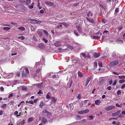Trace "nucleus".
<instances>
[{"label": "nucleus", "instance_id": "58836bf2", "mask_svg": "<svg viewBox=\"0 0 125 125\" xmlns=\"http://www.w3.org/2000/svg\"><path fill=\"white\" fill-rule=\"evenodd\" d=\"M119 8H116L115 10V14L116 13H117L119 12Z\"/></svg>", "mask_w": 125, "mask_h": 125}, {"label": "nucleus", "instance_id": "79ce46f5", "mask_svg": "<svg viewBox=\"0 0 125 125\" xmlns=\"http://www.w3.org/2000/svg\"><path fill=\"white\" fill-rule=\"evenodd\" d=\"M81 54H82V56L84 58H85L86 57V55L85 53H80Z\"/></svg>", "mask_w": 125, "mask_h": 125}, {"label": "nucleus", "instance_id": "4d7b16f0", "mask_svg": "<svg viewBox=\"0 0 125 125\" xmlns=\"http://www.w3.org/2000/svg\"><path fill=\"white\" fill-rule=\"evenodd\" d=\"M31 20L32 19H29L27 20V21H28V23H31Z\"/></svg>", "mask_w": 125, "mask_h": 125}, {"label": "nucleus", "instance_id": "4468645a", "mask_svg": "<svg viewBox=\"0 0 125 125\" xmlns=\"http://www.w3.org/2000/svg\"><path fill=\"white\" fill-rule=\"evenodd\" d=\"M90 80L91 78L90 77H89L87 79L86 82V86L88 85L90 81Z\"/></svg>", "mask_w": 125, "mask_h": 125}, {"label": "nucleus", "instance_id": "f704fd0d", "mask_svg": "<svg viewBox=\"0 0 125 125\" xmlns=\"http://www.w3.org/2000/svg\"><path fill=\"white\" fill-rule=\"evenodd\" d=\"M7 105L6 104H4L1 106V108H4L5 107H6Z\"/></svg>", "mask_w": 125, "mask_h": 125}, {"label": "nucleus", "instance_id": "5701e85b", "mask_svg": "<svg viewBox=\"0 0 125 125\" xmlns=\"http://www.w3.org/2000/svg\"><path fill=\"white\" fill-rule=\"evenodd\" d=\"M18 29L19 30H20L22 31H24L25 30V28L23 27H21L19 28H18Z\"/></svg>", "mask_w": 125, "mask_h": 125}, {"label": "nucleus", "instance_id": "4be33fe9", "mask_svg": "<svg viewBox=\"0 0 125 125\" xmlns=\"http://www.w3.org/2000/svg\"><path fill=\"white\" fill-rule=\"evenodd\" d=\"M104 81L103 79H100V83L101 84H103V82H104Z\"/></svg>", "mask_w": 125, "mask_h": 125}, {"label": "nucleus", "instance_id": "c85d7f7f", "mask_svg": "<svg viewBox=\"0 0 125 125\" xmlns=\"http://www.w3.org/2000/svg\"><path fill=\"white\" fill-rule=\"evenodd\" d=\"M119 78L120 79H123L125 78V76L124 75L118 76Z\"/></svg>", "mask_w": 125, "mask_h": 125}, {"label": "nucleus", "instance_id": "ddd939ff", "mask_svg": "<svg viewBox=\"0 0 125 125\" xmlns=\"http://www.w3.org/2000/svg\"><path fill=\"white\" fill-rule=\"evenodd\" d=\"M38 47L39 48L42 49L44 47V44L42 43L40 44H39Z\"/></svg>", "mask_w": 125, "mask_h": 125}, {"label": "nucleus", "instance_id": "37998d69", "mask_svg": "<svg viewBox=\"0 0 125 125\" xmlns=\"http://www.w3.org/2000/svg\"><path fill=\"white\" fill-rule=\"evenodd\" d=\"M108 31H105L104 32L103 34L104 35H106V34H107L108 33Z\"/></svg>", "mask_w": 125, "mask_h": 125}, {"label": "nucleus", "instance_id": "e2e57ef3", "mask_svg": "<svg viewBox=\"0 0 125 125\" xmlns=\"http://www.w3.org/2000/svg\"><path fill=\"white\" fill-rule=\"evenodd\" d=\"M113 81L112 80H111L109 81V83L110 84H111L112 83Z\"/></svg>", "mask_w": 125, "mask_h": 125}, {"label": "nucleus", "instance_id": "e433bc0d", "mask_svg": "<svg viewBox=\"0 0 125 125\" xmlns=\"http://www.w3.org/2000/svg\"><path fill=\"white\" fill-rule=\"evenodd\" d=\"M10 29V28L8 27H4L3 28V29L5 30H8Z\"/></svg>", "mask_w": 125, "mask_h": 125}, {"label": "nucleus", "instance_id": "338daca9", "mask_svg": "<svg viewBox=\"0 0 125 125\" xmlns=\"http://www.w3.org/2000/svg\"><path fill=\"white\" fill-rule=\"evenodd\" d=\"M84 111L85 113H87L89 111V110L88 109H86Z\"/></svg>", "mask_w": 125, "mask_h": 125}, {"label": "nucleus", "instance_id": "1a4fd4ad", "mask_svg": "<svg viewBox=\"0 0 125 125\" xmlns=\"http://www.w3.org/2000/svg\"><path fill=\"white\" fill-rule=\"evenodd\" d=\"M100 53H95L94 54V56L95 58H97L100 56Z\"/></svg>", "mask_w": 125, "mask_h": 125}, {"label": "nucleus", "instance_id": "f257e3e1", "mask_svg": "<svg viewBox=\"0 0 125 125\" xmlns=\"http://www.w3.org/2000/svg\"><path fill=\"white\" fill-rule=\"evenodd\" d=\"M115 107V106L113 105H111L109 106L104 108V109L107 111L111 110L112 109L114 108Z\"/></svg>", "mask_w": 125, "mask_h": 125}, {"label": "nucleus", "instance_id": "7c9ffc66", "mask_svg": "<svg viewBox=\"0 0 125 125\" xmlns=\"http://www.w3.org/2000/svg\"><path fill=\"white\" fill-rule=\"evenodd\" d=\"M26 73L27 74H28L29 73V71L28 69L27 68H26L25 69Z\"/></svg>", "mask_w": 125, "mask_h": 125}, {"label": "nucleus", "instance_id": "f3484780", "mask_svg": "<svg viewBox=\"0 0 125 125\" xmlns=\"http://www.w3.org/2000/svg\"><path fill=\"white\" fill-rule=\"evenodd\" d=\"M116 42L118 43H122L123 42V41L117 39L116 40Z\"/></svg>", "mask_w": 125, "mask_h": 125}, {"label": "nucleus", "instance_id": "b1692460", "mask_svg": "<svg viewBox=\"0 0 125 125\" xmlns=\"http://www.w3.org/2000/svg\"><path fill=\"white\" fill-rule=\"evenodd\" d=\"M13 73H9L8 76V77L9 78H10L13 76Z\"/></svg>", "mask_w": 125, "mask_h": 125}, {"label": "nucleus", "instance_id": "49530a36", "mask_svg": "<svg viewBox=\"0 0 125 125\" xmlns=\"http://www.w3.org/2000/svg\"><path fill=\"white\" fill-rule=\"evenodd\" d=\"M25 0H20V2L23 3H25Z\"/></svg>", "mask_w": 125, "mask_h": 125}, {"label": "nucleus", "instance_id": "9d476101", "mask_svg": "<svg viewBox=\"0 0 125 125\" xmlns=\"http://www.w3.org/2000/svg\"><path fill=\"white\" fill-rule=\"evenodd\" d=\"M47 120L46 118L44 117H43L42 118V122L44 124H45L47 122Z\"/></svg>", "mask_w": 125, "mask_h": 125}, {"label": "nucleus", "instance_id": "f8f14e48", "mask_svg": "<svg viewBox=\"0 0 125 125\" xmlns=\"http://www.w3.org/2000/svg\"><path fill=\"white\" fill-rule=\"evenodd\" d=\"M100 100H97L95 101V104L96 105H98L101 102L100 101H99Z\"/></svg>", "mask_w": 125, "mask_h": 125}, {"label": "nucleus", "instance_id": "a18cd8bd", "mask_svg": "<svg viewBox=\"0 0 125 125\" xmlns=\"http://www.w3.org/2000/svg\"><path fill=\"white\" fill-rule=\"evenodd\" d=\"M33 119V118L32 117H30L28 121L29 122H31L32 121Z\"/></svg>", "mask_w": 125, "mask_h": 125}, {"label": "nucleus", "instance_id": "6e6552de", "mask_svg": "<svg viewBox=\"0 0 125 125\" xmlns=\"http://www.w3.org/2000/svg\"><path fill=\"white\" fill-rule=\"evenodd\" d=\"M45 3L46 4L50 6H52L53 5V3L51 2L45 1Z\"/></svg>", "mask_w": 125, "mask_h": 125}, {"label": "nucleus", "instance_id": "423d86ee", "mask_svg": "<svg viewBox=\"0 0 125 125\" xmlns=\"http://www.w3.org/2000/svg\"><path fill=\"white\" fill-rule=\"evenodd\" d=\"M86 19L88 21H90L92 23H94V19L93 18L87 17L86 18Z\"/></svg>", "mask_w": 125, "mask_h": 125}, {"label": "nucleus", "instance_id": "de8ad7c7", "mask_svg": "<svg viewBox=\"0 0 125 125\" xmlns=\"http://www.w3.org/2000/svg\"><path fill=\"white\" fill-rule=\"evenodd\" d=\"M41 92H42V91L41 90H39V91L38 92H37V93L38 94H43V93H42Z\"/></svg>", "mask_w": 125, "mask_h": 125}, {"label": "nucleus", "instance_id": "603ef678", "mask_svg": "<svg viewBox=\"0 0 125 125\" xmlns=\"http://www.w3.org/2000/svg\"><path fill=\"white\" fill-rule=\"evenodd\" d=\"M116 80H115V81L112 84V85L113 86H115L116 84Z\"/></svg>", "mask_w": 125, "mask_h": 125}, {"label": "nucleus", "instance_id": "774afa93", "mask_svg": "<svg viewBox=\"0 0 125 125\" xmlns=\"http://www.w3.org/2000/svg\"><path fill=\"white\" fill-rule=\"evenodd\" d=\"M98 35H97L99 36L100 37L102 35V34L101 33H98Z\"/></svg>", "mask_w": 125, "mask_h": 125}, {"label": "nucleus", "instance_id": "a19ab883", "mask_svg": "<svg viewBox=\"0 0 125 125\" xmlns=\"http://www.w3.org/2000/svg\"><path fill=\"white\" fill-rule=\"evenodd\" d=\"M33 40L35 41H38V40L34 36H33Z\"/></svg>", "mask_w": 125, "mask_h": 125}, {"label": "nucleus", "instance_id": "5fc2aeb1", "mask_svg": "<svg viewBox=\"0 0 125 125\" xmlns=\"http://www.w3.org/2000/svg\"><path fill=\"white\" fill-rule=\"evenodd\" d=\"M79 2H76L73 4V5L74 6H76L79 4Z\"/></svg>", "mask_w": 125, "mask_h": 125}, {"label": "nucleus", "instance_id": "0e129e2a", "mask_svg": "<svg viewBox=\"0 0 125 125\" xmlns=\"http://www.w3.org/2000/svg\"><path fill=\"white\" fill-rule=\"evenodd\" d=\"M116 106L117 107H121V106H120L118 104H116Z\"/></svg>", "mask_w": 125, "mask_h": 125}, {"label": "nucleus", "instance_id": "8fccbe9b", "mask_svg": "<svg viewBox=\"0 0 125 125\" xmlns=\"http://www.w3.org/2000/svg\"><path fill=\"white\" fill-rule=\"evenodd\" d=\"M28 103L31 104H33V102L31 100L29 101Z\"/></svg>", "mask_w": 125, "mask_h": 125}, {"label": "nucleus", "instance_id": "052dcab7", "mask_svg": "<svg viewBox=\"0 0 125 125\" xmlns=\"http://www.w3.org/2000/svg\"><path fill=\"white\" fill-rule=\"evenodd\" d=\"M29 8L30 9H32L33 8V6L32 5H31V6H29Z\"/></svg>", "mask_w": 125, "mask_h": 125}, {"label": "nucleus", "instance_id": "473e14b6", "mask_svg": "<svg viewBox=\"0 0 125 125\" xmlns=\"http://www.w3.org/2000/svg\"><path fill=\"white\" fill-rule=\"evenodd\" d=\"M44 112L46 114H47V115H50V113L49 112H48L46 110H44Z\"/></svg>", "mask_w": 125, "mask_h": 125}, {"label": "nucleus", "instance_id": "aec40b11", "mask_svg": "<svg viewBox=\"0 0 125 125\" xmlns=\"http://www.w3.org/2000/svg\"><path fill=\"white\" fill-rule=\"evenodd\" d=\"M37 86L40 88H42L43 87V83H38L37 84Z\"/></svg>", "mask_w": 125, "mask_h": 125}, {"label": "nucleus", "instance_id": "2eb2a0df", "mask_svg": "<svg viewBox=\"0 0 125 125\" xmlns=\"http://www.w3.org/2000/svg\"><path fill=\"white\" fill-rule=\"evenodd\" d=\"M113 57H119L117 55V54H116V53L115 52H113Z\"/></svg>", "mask_w": 125, "mask_h": 125}, {"label": "nucleus", "instance_id": "39448f33", "mask_svg": "<svg viewBox=\"0 0 125 125\" xmlns=\"http://www.w3.org/2000/svg\"><path fill=\"white\" fill-rule=\"evenodd\" d=\"M118 63V61H115L111 62V65L113 66H115L117 65Z\"/></svg>", "mask_w": 125, "mask_h": 125}, {"label": "nucleus", "instance_id": "680f3d73", "mask_svg": "<svg viewBox=\"0 0 125 125\" xmlns=\"http://www.w3.org/2000/svg\"><path fill=\"white\" fill-rule=\"evenodd\" d=\"M0 90L1 91H2L4 90V88L3 87H1L0 88Z\"/></svg>", "mask_w": 125, "mask_h": 125}, {"label": "nucleus", "instance_id": "09e8293b", "mask_svg": "<svg viewBox=\"0 0 125 125\" xmlns=\"http://www.w3.org/2000/svg\"><path fill=\"white\" fill-rule=\"evenodd\" d=\"M13 96V94L11 93L9 94V96L8 97L9 98H10V97H12Z\"/></svg>", "mask_w": 125, "mask_h": 125}, {"label": "nucleus", "instance_id": "c9c22d12", "mask_svg": "<svg viewBox=\"0 0 125 125\" xmlns=\"http://www.w3.org/2000/svg\"><path fill=\"white\" fill-rule=\"evenodd\" d=\"M77 30L79 32H81L82 29L80 27H78L77 28Z\"/></svg>", "mask_w": 125, "mask_h": 125}, {"label": "nucleus", "instance_id": "2f4dec72", "mask_svg": "<svg viewBox=\"0 0 125 125\" xmlns=\"http://www.w3.org/2000/svg\"><path fill=\"white\" fill-rule=\"evenodd\" d=\"M98 65L100 67H102L103 66V63L102 62H99L98 63Z\"/></svg>", "mask_w": 125, "mask_h": 125}, {"label": "nucleus", "instance_id": "0eeeda50", "mask_svg": "<svg viewBox=\"0 0 125 125\" xmlns=\"http://www.w3.org/2000/svg\"><path fill=\"white\" fill-rule=\"evenodd\" d=\"M41 22L40 21H39L37 20H32L31 22V23H39Z\"/></svg>", "mask_w": 125, "mask_h": 125}, {"label": "nucleus", "instance_id": "412c9836", "mask_svg": "<svg viewBox=\"0 0 125 125\" xmlns=\"http://www.w3.org/2000/svg\"><path fill=\"white\" fill-rule=\"evenodd\" d=\"M25 1V3L27 5L30 4L31 2V0H26Z\"/></svg>", "mask_w": 125, "mask_h": 125}, {"label": "nucleus", "instance_id": "cd10ccee", "mask_svg": "<svg viewBox=\"0 0 125 125\" xmlns=\"http://www.w3.org/2000/svg\"><path fill=\"white\" fill-rule=\"evenodd\" d=\"M43 32H44V33L45 34V35L47 36H48L49 35L48 34V33L47 32V31L45 30H44L43 31ZM50 35V34H49V35Z\"/></svg>", "mask_w": 125, "mask_h": 125}, {"label": "nucleus", "instance_id": "72a5a7b5", "mask_svg": "<svg viewBox=\"0 0 125 125\" xmlns=\"http://www.w3.org/2000/svg\"><path fill=\"white\" fill-rule=\"evenodd\" d=\"M74 33L77 36H79L80 35L78 34V33L77 32L75 31H74Z\"/></svg>", "mask_w": 125, "mask_h": 125}, {"label": "nucleus", "instance_id": "c756f323", "mask_svg": "<svg viewBox=\"0 0 125 125\" xmlns=\"http://www.w3.org/2000/svg\"><path fill=\"white\" fill-rule=\"evenodd\" d=\"M78 113L79 114H83L85 113L84 110H83L81 111L78 112Z\"/></svg>", "mask_w": 125, "mask_h": 125}, {"label": "nucleus", "instance_id": "f03ea898", "mask_svg": "<svg viewBox=\"0 0 125 125\" xmlns=\"http://www.w3.org/2000/svg\"><path fill=\"white\" fill-rule=\"evenodd\" d=\"M37 33L39 34V36L40 37H42L43 35V33L42 31V30L41 29H39L37 31Z\"/></svg>", "mask_w": 125, "mask_h": 125}, {"label": "nucleus", "instance_id": "6ab92c4d", "mask_svg": "<svg viewBox=\"0 0 125 125\" xmlns=\"http://www.w3.org/2000/svg\"><path fill=\"white\" fill-rule=\"evenodd\" d=\"M78 76L80 77H82L83 76V74H82V73L79 71L78 72Z\"/></svg>", "mask_w": 125, "mask_h": 125}, {"label": "nucleus", "instance_id": "13d9d810", "mask_svg": "<svg viewBox=\"0 0 125 125\" xmlns=\"http://www.w3.org/2000/svg\"><path fill=\"white\" fill-rule=\"evenodd\" d=\"M107 89L109 90H110L111 89V86H109L107 87Z\"/></svg>", "mask_w": 125, "mask_h": 125}, {"label": "nucleus", "instance_id": "c03bdc74", "mask_svg": "<svg viewBox=\"0 0 125 125\" xmlns=\"http://www.w3.org/2000/svg\"><path fill=\"white\" fill-rule=\"evenodd\" d=\"M42 40L45 43H46L48 42V41L45 38H43L42 39Z\"/></svg>", "mask_w": 125, "mask_h": 125}, {"label": "nucleus", "instance_id": "7ed1b4c3", "mask_svg": "<svg viewBox=\"0 0 125 125\" xmlns=\"http://www.w3.org/2000/svg\"><path fill=\"white\" fill-rule=\"evenodd\" d=\"M120 112V110H118L116 112L112 113V115L113 116H116L119 114Z\"/></svg>", "mask_w": 125, "mask_h": 125}, {"label": "nucleus", "instance_id": "864d4df0", "mask_svg": "<svg viewBox=\"0 0 125 125\" xmlns=\"http://www.w3.org/2000/svg\"><path fill=\"white\" fill-rule=\"evenodd\" d=\"M124 81H125L123 79V80H120L119 81V82L120 83H123L124 82Z\"/></svg>", "mask_w": 125, "mask_h": 125}, {"label": "nucleus", "instance_id": "bf43d9fd", "mask_svg": "<svg viewBox=\"0 0 125 125\" xmlns=\"http://www.w3.org/2000/svg\"><path fill=\"white\" fill-rule=\"evenodd\" d=\"M125 87V84H123L121 87L122 89H123Z\"/></svg>", "mask_w": 125, "mask_h": 125}, {"label": "nucleus", "instance_id": "9b49d317", "mask_svg": "<svg viewBox=\"0 0 125 125\" xmlns=\"http://www.w3.org/2000/svg\"><path fill=\"white\" fill-rule=\"evenodd\" d=\"M51 99H52V101L54 103L57 101V99L54 97H52L51 98Z\"/></svg>", "mask_w": 125, "mask_h": 125}, {"label": "nucleus", "instance_id": "a211bd4d", "mask_svg": "<svg viewBox=\"0 0 125 125\" xmlns=\"http://www.w3.org/2000/svg\"><path fill=\"white\" fill-rule=\"evenodd\" d=\"M93 38L94 39H97L100 38V37L98 35H94L93 36Z\"/></svg>", "mask_w": 125, "mask_h": 125}, {"label": "nucleus", "instance_id": "bb28decb", "mask_svg": "<svg viewBox=\"0 0 125 125\" xmlns=\"http://www.w3.org/2000/svg\"><path fill=\"white\" fill-rule=\"evenodd\" d=\"M21 74L23 76H27V74L24 72H22L21 73Z\"/></svg>", "mask_w": 125, "mask_h": 125}, {"label": "nucleus", "instance_id": "393cba45", "mask_svg": "<svg viewBox=\"0 0 125 125\" xmlns=\"http://www.w3.org/2000/svg\"><path fill=\"white\" fill-rule=\"evenodd\" d=\"M97 63L96 62H94V69H95L97 66Z\"/></svg>", "mask_w": 125, "mask_h": 125}, {"label": "nucleus", "instance_id": "69168bd1", "mask_svg": "<svg viewBox=\"0 0 125 125\" xmlns=\"http://www.w3.org/2000/svg\"><path fill=\"white\" fill-rule=\"evenodd\" d=\"M20 75V73H17L16 74V75L18 76H19Z\"/></svg>", "mask_w": 125, "mask_h": 125}, {"label": "nucleus", "instance_id": "3c124183", "mask_svg": "<svg viewBox=\"0 0 125 125\" xmlns=\"http://www.w3.org/2000/svg\"><path fill=\"white\" fill-rule=\"evenodd\" d=\"M18 112L17 111H15L14 113V115H18Z\"/></svg>", "mask_w": 125, "mask_h": 125}, {"label": "nucleus", "instance_id": "dca6fc26", "mask_svg": "<svg viewBox=\"0 0 125 125\" xmlns=\"http://www.w3.org/2000/svg\"><path fill=\"white\" fill-rule=\"evenodd\" d=\"M45 105V103H43V102L42 101L40 103L39 106L41 108H42L43 106Z\"/></svg>", "mask_w": 125, "mask_h": 125}, {"label": "nucleus", "instance_id": "ea45409f", "mask_svg": "<svg viewBox=\"0 0 125 125\" xmlns=\"http://www.w3.org/2000/svg\"><path fill=\"white\" fill-rule=\"evenodd\" d=\"M81 94H78V95L77 96V98L79 99H80L81 98Z\"/></svg>", "mask_w": 125, "mask_h": 125}, {"label": "nucleus", "instance_id": "a878e982", "mask_svg": "<svg viewBox=\"0 0 125 125\" xmlns=\"http://www.w3.org/2000/svg\"><path fill=\"white\" fill-rule=\"evenodd\" d=\"M50 94V93L48 92L47 94L46 95V98L47 99H48L50 98V96L49 95V94Z\"/></svg>", "mask_w": 125, "mask_h": 125}, {"label": "nucleus", "instance_id": "4c0bfd02", "mask_svg": "<svg viewBox=\"0 0 125 125\" xmlns=\"http://www.w3.org/2000/svg\"><path fill=\"white\" fill-rule=\"evenodd\" d=\"M121 91L120 90H118L117 92V94L118 95H120L121 94Z\"/></svg>", "mask_w": 125, "mask_h": 125}, {"label": "nucleus", "instance_id": "20e7f679", "mask_svg": "<svg viewBox=\"0 0 125 125\" xmlns=\"http://www.w3.org/2000/svg\"><path fill=\"white\" fill-rule=\"evenodd\" d=\"M54 44L56 47L60 46L61 45V43L60 41H57L55 42Z\"/></svg>", "mask_w": 125, "mask_h": 125}, {"label": "nucleus", "instance_id": "6e6d98bb", "mask_svg": "<svg viewBox=\"0 0 125 125\" xmlns=\"http://www.w3.org/2000/svg\"><path fill=\"white\" fill-rule=\"evenodd\" d=\"M68 47L70 49H73V47L69 45L68 46Z\"/></svg>", "mask_w": 125, "mask_h": 125}]
</instances>
